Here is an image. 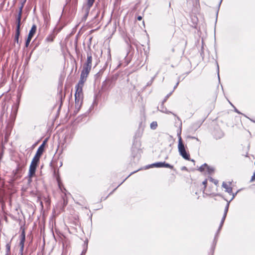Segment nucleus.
<instances>
[{"mask_svg": "<svg viewBox=\"0 0 255 255\" xmlns=\"http://www.w3.org/2000/svg\"><path fill=\"white\" fill-rule=\"evenodd\" d=\"M54 39V37L52 35H49L46 38V41L47 42H52Z\"/></svg>", "mask_w": 255, "mask_h": 255, "instance_id": "obj_17", "label": "nucleus"}, {"mask_svg": "<svg viewBox=\"0 0 255 255\" xmlns=\"http://www.w3.org/2000/svg\"><path fill=\"white\" fill-rule=\"evenodd\" d=\"M36 167L37 165L33 164V163L30 164L28 172V176L30 178L35 175Z\"/></svg>", "mask_w": 255, "mask_h": 255, "instance_id": "obj_6", "label": "nucleus"}, {"mask_svg": "<svg viewBox=\"0 0 255 255\" xmlns=\"http://www.w3.org/2000/svg\"><path fill=\"white\" fill-rule=\"evenodd\" d=\"M23 7V4H22L21 6L19 8V12H18L17 15L21 16Z\"/></svg>", "mask_w": 255, "mask_h": 255, "instance_id": "obj_20", "label": "nucleus"}, {"mask_svg": "<svg viewBox=\"0 0 255 255\" xmlns=\"http://www.w3.org/2000/svg\"><path fill=\"white\" fill-rule=\"evenodd\" d=\"M30 42V41H27V40H26V42H25V46H26V47H28V46Z\"/></svg>", "mask_w": 255, "mask_h": 255, "instance_id": "obj_28", "label": "nucleus"}, {"mask_svg": "<svg viewBox=\"0 0 255 255\" xmlns=\"http://www.w3.org/2000/svg\"><path fill=\"white\" fill-rule=\"evenodd\" d=\"M177 119H178V120H180V119H179V117H177Z\"/></svg>", "mask_w": 255, "mask_h": 255, "instance_id": "obj_39", "label": "nucleus"}, {"mask_svg": "<svg viewBox=\"0 0 255 255\" xmlns=\"http://www.w3.org/2000/svg\"><path fill=\"white\" fill-rule=\"evenodd\" d=\"M10 245L9 244H7L6 245V253L10 254Z\"/></svg>", "mask_w": 255, "mask_h": 255, "instance_id": "obj_18", "label": "nucleus"}, {"mask_svg": "<svg viewBox=\"0 0 255 255\" xmlns=\"http://www.w3.org/2000/svg\"><path fill=\"white\" fill-rule=\"evenodd\" d=\"M206 171L209 174H211L212 173H213L214 172V168L213 167H211L209 166H207Z\"/></svg>", "mask_w": 255, "mask_h": 255, "instance_id": "obj_16", "label": "nucleus"}, {"mask_svg": "<svg viewBox=\"0 0 255 255\" xmlns=\"http://www.w3.org/2000/svg\"><path fill=\"white\" fill-rule=\"evenodd\" d=\"M1 205V207L3 209L5 206V203L2 198H0V205Z\"/></svg>", "mask_w": 255, "mask_h": 255, "instance_id": "obj_23", "label": "nucleus"}, {"mask_svg": "<svg viewBox=\"0 0 255 255\" xmlns=\"http://www.w3.org/2000/svg\"><path fill=\"white\" fill-rule=\"evenodd\" d=\"M46 202H47V203H49V200H48V199H46Z\"/></svg>", "mask_w": 255, "mask_h": 255, "instance_id": "obj_35", "label": "nucleus"}, {"mask_svg": "<svg viewBox=\"0 0 255 255\" xmlns=\"http://www.w3.org/2000/svg\"><path fill=\"white\" fill-rule=\"evenodd\" d=\"M166 113H171V112H166Z\"/></svg>", "mask_w": 255, "mask_h": 255, "instance_id": "obj_37", "label": "nucleus"}, {"mask_svg": "<svg viewBox=\"0 0 255 255\" xmlns=\"http://www.w3.org/2000/svg\"><path fill=\"white\" fill-rule=\"evenodd\" d=\"M45 142H44L38 148L35 156L40 158L44 150Z\"/></svg>", "mask_w": 255, "mask_h": 255, "instance_id": "obj_9", "label": "nucleus"}, {"mask_svg": "<svg viewBox=\"0 0 255 255\" xmlns=\"http://www.w3.org/2000/svg\"><path fill=\"white\" fill-rule=\"evenodd\" d=\"M21 16L17 15L16 17V24H20Z\"/></svg>", "mask_w": 255, "mask_h": 255, "instance_id": "obj_19", "label": "nucleus"}, {"mask_svg": "<svg viewBox=\"0 0 255 255\" xmlns=\"http://www.w3.org/2000/svg\"><path fill=\"white\" fill-rule=\"evenodd\" d=\"M172 93H169L168 95H167L166 97H165V99H164V102L166 101V100H167V99L171 95Z\"/></svg>", "mask_w": 255, "mask_h": 255, "instance_id": "obj_29", "label": "nucleus"}, {"mask_svg": "<svg viewBox=\"0 0 255 255\" xmlns=\"http://www.w3.org/2000/svg\"><path fill=\"white\" fill-rule=\"evenodd\" d=\"M9 255V253H6L5 255Z\"/></svg>", "mask_w": 255, "mask_h": 255, "instance_id": "obj_34", "label": "nucleus"}, {"mask_svg": "<svg viewBox=\"0 0 255 255\" xmlns=\"http://www.w3.org/2000/svg\"><path fill=\"white\" fill-rule=\"evenodd\" d=\"M25 242V235L24 233H23L21 235V239L20 242V251L21 252H23V249H24V244Z\"/></svg>", "mask_w": 255, "mask_h": 255, "instance_id": "obj_11", "label": "nucleus"}, {"mask_svg": "<svg viewBox=\"0 0 255 255\" xmlns=\"http://www.w3.org/2000/svg\"><path fill=\"white\" fill-rule=\"evenodd\" d=\"M39 159H40V158H39L36 156H34L32 160L31 163H33V164H35V165H37V163L39 161Z\"/></svg>", "mask_w": 255, "mask_h": 255, "instance_id": "obj_13", "label": "nucleus"}, {"mask_svg": "<svg viewBox=\"0 0 255 255\" xmlns=\"http://www.w3.org/2000/svg\"><path fill=\"white\" fill-rule=\"evenodd\" d=\"M150 128L152 129H155L157 127V123L156 122H152L150 125Z\"/></svg>", "mask_w": 255, "mask_h": 255, "instance_id": "obj_15", "label": "nucleus"}, {"mask_svg": "<svg viewBox=\"0 0 255 255\" xmlns=\"http://www.w3.org/2000/svg\"><path fill=\"white\" fill-rule=\"evenodd\" d=\"M222 187L226 189V192L230 194H232V188L230 185L224 182L222 184Z\"/></svg>", "mask_w": 255, "mask_h": 255, "instance_id": "obj_10", "label": "nucleus"}, {"mask_svg": "<svg viewBox=\"0 0 255 255\" xmlns=\"http://www.w3.org/2000/svg\"><path fill=\"white\" fill-rule=\"evenodd\" d=\"M19 35H20V34H17V33H15V35L14 41L17 44L18 43V38H19Z\"/></svg>", "mask_w": 255, "mask_h": 255, "instance_id": "obj_22", "label": "nucleus"}, {"mask_svg": "<svg viewBox=\"0 0 255 255\" xmlns=\"http://www.w3.org/2000/svg\"><path fill=\"white\" fill-rule=\"evenodd\" d=\"M32 37L33 36H30V35H28L26 40H27V41H30Z\"/></svg>", "mask_w": 255, "mask_h": 255, "instance_id": "obj_25", "label": "nucleus"}, {"mask_svg": "<svg viewBox=\"0 0 255 255\" xmlns=\"http://www.w3.org/2000/svg\"><path fill=\"white\" fill-rule=\"evenodd\" d=\"M192 161L194 162V160L193 159L191 160Z\"/></svg>", "mask_w": 255, "mask_h": 255, "instance_id": "obj_38", "label": "nucleus"}, {"mask_svg": "<svg viewBox=\"0 0 255 255\" xmlns=\"http://www.w3.org/2000/svg\"><path fill=\"white\" fill-rule=\"evenodd\" d=\"M179 84V82H177L176 84V85L174 87V90L177 87L178 85Z\"/></svg>", "mask_w": 255, "mask_h": 255, "instance_id": "obj_32", "label": "nucleus"}, {"mask_svg": "<svg viewBox=\"0 0 255 255\" xmlns=\"http://www.w3.org/2000/svg\"><path fill=\"white\" fill-rule=\"evenodd\" d=\"M20 24H16V28L15 33L20 34Z\"/></svg>", "mask_w": 255, "mask_h": 255, "instance_id": "obj_21", "label": "nucleus"}, {"mask_svg": "<svg viewBox=\"0 0 255 255\" xmlns=\"http://www.w3.org/2000/svg\"><path fill=\"white\" fill-rule=\"evenodd\" d=\"M20 252V255H22V252H21V251Z\"/></svg>", "mask_w": 255, "mask_h": 255, "instance_id": "obj_36", "label": "nucleus"}, {"mask_svg": "<svg viewBox=\"0 0 255 255\" xmlns=\"http://www.w3.org/2000/svg\"><path fill=\"white\" fill-rule=\"evenodd\" d=\"M41 205L42 206H43L42 202H41Z\"/></svg>", "mask_w": 255, "mask_h": 255, "instance_id": "obj_40", "label": "nucleus"}, {"mask_svg": "<svg viewBox=\"0 0 255 255\" xmlns=\"http://www.w3.org/2000/svg\"><path fill=\"white\" fill-rule=\"evenodd\" d=\"M92 57L91 54H87V59L85 63L84 64L83 66L89 68H92Z\"/></svg>", "mask_w": 255, "mask_h": 255, "instance_id": "obj_8", "label": "nucleus"}, {"mask_svg": "<svg viewBox=\"0 0 255 255\" xmlns=\"http://www.w3.org/2000/svg\"><path fill=\"white\" fill-rule=\"evenodd\" d=\"M229 204L228 203L225 207V210H224V215H223V216L222 217V219L221 220V223H220V226H219V230H220L222 226H223V225L224 223V221L225 220V219H226V216H227V212H228V209H229Z\"/></svg>", "mask_w": 255, "mask_h": 255, "instance_id": "obj_7", "label": "nucleus"}, {"mask_svg": "<svg viewBox=\"0 0 255 255\" xmlns=\"http://www.w3.org/2000/svg\"><path fill=\"white\" fill-rule=\"evenodd\" d=\"M217 69H218V77L219 78V67L218 65H217Z\"/></svg>", "mask_w": 255, "mask_h": 255, "instance_id": "obj_30", "label": "nucleus"}, {"mask_svg": "<svg viewBox=\"0 0 255 255\" xmlns=\"http://www.w3.org/2000/svg\"><path fill=\"white\" fill-rule=\"evenodd\" d=\"M76 92L75 94V107L79 110L81 107L83 102L82 87L76 86Z\"/></svg>", "mask_w": 255, "mask_h": 255, "instance_id": "obj_1", "label": "nucleus"}, {"mask_svg": "<svg viewBox=\"0 0 255 255\" xmlns=\"http://www.w3.org/2000/svg\"><path fill=\"white\" fill-rule=\"evenodd\" d=\"M222 1V0H221V1H220V3H221Z\"/></svg>", "mask_w": 255, "mask_h": 255, "instance_id": "obj_41", "label": "nucleus"}, {"mask_svg": "<svg viewBox=\"0 0 255 255\" xmlns=\"http://www.w3.org/2000/svg\"><path fill=\"white\" fill-rule=\"evenodd\" d=\"M137 18L138 20H140L142 19V17L141 16H138Z\"/></svg>", "mask_w": 255, "mask_h": 255, "instance_id": "obj_31", "label": "nucleus"}, {"mask_svg": "<svg viewBox=\"0 0 255 255\" xmlns=\"http://www.w3.org/2000/svg\"><path fill=\"white\" fill-rule=\"evenodd\" d=\"M91 70V68L85 67L83 66V69L82 70L80 79L77 85V86L83 87L84 84L87 80V78Z\"/></svg>", "mask_w": 255, "mask_h": 255, "instance_id": "obj_3", "label": "nucleus"}, {"mask_svg": "<svg viewBox=\"0 0 255 255\" xmlns=\"http://www.w3.org/2000/svg\"><path fill=\"white\" fill-rule=\"evenodd\" d=\"M178 149L179 154L182 157L186 159L190 160V155L187 153L185 150V146L182 142V139L180 135L178 136Z\"/></svg>", "mask_w": 255, "mask_h": 255, "instance_id": "obj_2", "label": "nucleus"}, {"mask_svg": "<svg viewBox=\"0 0 255 255\" xmlns=\"http://www.w3.org/2000/svg\"><path fill=\"white\" fill-rule=\"evenodd\" d=\"M58 185H59V187L60 189V190H61V191L63 192V190H62V185H61V183L59 181H58Z\"/></svg>", "mask_w": 255, "mask_h": 255, "instance_id": "obj_26", "label": "nucleus"}, {"mask_svg": "<svg viewBox=\"0 0 255 255\" xmlns=\"http://www.w3.org/2000/svg\"><path fill=\"white\" fill-rule=\"evenodd\" d=\"M207 183V180H204L203 182V184L204 185L205 188H206V187Z\"/></svg>", "mask_w": 255, "mask_h": 255, "instance_id": "obj_27", "label": "nucleus"}, {"mask_svg": "<svg viewBox=\"0 0 255 255\" xmlns=\"http://www.w3.org/2000/svg\"><path fill=\"white\" fill-rule=\"evenodd\" d=\"M210 181L213 182L215 184L217 185L218 183V181L216 180H215L212 178H210Z\"/></svg>", "mask_w": 255, "mask_h": 255, "instance_id": "obj_24", "label": "nucleus"}, {"mask_svg": "<svg viewBox=\"0 0 255 255\" xmlns=\"http://www.w3.org/2000/svg\"><path fill=\"white\" fill-rule=\"evenodd\" d=\"M152 166L157 167V168H161V167H166V168H169L170 169H172L173 168V166L172 165H171L170 164L165 163V162H156L155 163H153L152 165Z\"/></svg>", "mask_w": 255, "mask_h": 255, "instance_id": "obj_5", "label": "nucleus"}, {"mask_svg": "<svg viewBox=\"0 0 255 255\" xmlns=\"http://www.w3.org/2000/svg\"><path fill=\"white\" fill-rule=\"evenodd\" d=\"M95 0H87V3L84 6L83 9L85 10V13L84 15V18L86 19L88 14L90 11V9L92 6L93 5L94 2Z\"/></svg>", "mask_w": 255, "mask_h": 255, "instance_id": "obj_4", "label": "nucleus"}, {"mask_svg": "<svg viewBox=\"0 0 255 255\" xmlns=\"http://www.w3.org/2000/svg\"><path fill=\"white\" fill-rule=\"evenodd\" d=\"M235 195L233 194V197L232 198V200L233 199L235 198Z\"/></svg>", "mask_w": 255, "mask_h": 255, "instance_id": "obj_33", "label": "nucleus"}, {"mask_svg": "<svg viewBox=\"0 0 255 255\" xmlns=\"http://www.w3.org/2000/svg\"><path fill=\"white\" fill-rule=\"evenodd\" d=\"M37 27L35 24H33L31 29L29 31L28 35H30V36H33L35 34L36 31Z\"/></svg>", "mask_w": 255, "mask_h": 255, "instance_id": "obj_12", "label": "nucleus"}, {"mask_svg": "<svg viewBox=\"0 0 255 255\" xmlns=\"http://www.w3.org/2000/svg\"><path fill=\"white\" fill-rule=\"evenodd\" d=\"M208 165L206 163L204 164L203 165H201L199 168V170L201 172H203L206 171Z\"/></svg>", "mask_w": 255, "mask_h": 255, "instance_id": "obj_14", "label": "nucleus"}]
</instances>
